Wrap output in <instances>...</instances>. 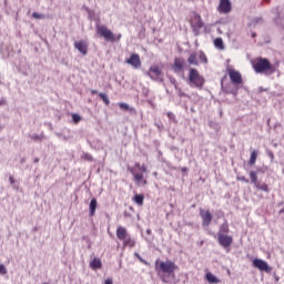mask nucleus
Instances as JSON below:
<instances>
[{
  "label": "nucleus",
  "mask_w": 284,
  "mask_h": 284,
  "mask_svg": "<svg viewBox=\"0 0 284 284\" xmlns=\"http://www.w3.org/2000/svg\"><path fill=\"white\" fill-rule=\"evenodd\" d=\"M251 37L252 39H256V32H253Z\"/></svg>",
  "instance_id": "69168bd1"
},
{
  "label": "nucleus",
  "mask_w": 284,
  "mask_h": 284,
  "mask_svg": "<svg viewBox=\"0 0 284 284\" xmlns=\"http://www.w3.org/2000/svg\"><path fill=\"white\" fill-rule=\"evenodd\" d=\"M155 128H158V130H163V123H154Z\"/></svg>",
  "instance_id": "09e8293b"
},
{
  "label": "nucleus",
  "mask_w": 284,
  "mask_h": 284,
  "mask_svg": "<svg viewBox=\"0 0 284 284\" xmlns=\"http://www.w3.org/2000/svg\"><path fill=\"white\" fill-rule=\"evenodd\" d=\"M255 187L261 192H266V194H270V186L266 183L257 182Z\"/></svg>",
  "instance_id": "393cba45"
},
{
  "label": "nucleus",
  "mask_w": 284,
  "mask_h": 284,
  "mask_svg": "<svg viewBox=\"0 0 284 284\" xmlns=\"http://www.w3.org/2000/svg\"><path fill=\"white\" fill-rule=\"evenodd\" d=\"M39 161H40V159H39V158H36V159L33 160V163H39Z\"/></svg>",
  "instance_id": "0e129e2a"
},
{
  "label": "nucleus",
  "mask_w": 284,
  "mask_h": 284,
  "mask_svg": "<svg viewBox=\"0 0 284 284\" xmlns=\"http://www.w3.org/2000/svg\"><path fill=\"white\" fill-rule=\"evenodd\" d=\"M217 243L223 247L224 250H227L232 247V243H234V237L232 235L217 233Z\"/></svg>",
  "instance_id": "423d86ee"
},
{
  "label": "nucleus",
  "mask_w": 284,
  "mask_h": 284,
  "mask_svg": "<svg viewBox=\"0 0 284 284\" xmlns=\"http://www.w3.org/2000/svg\"><path fill=\"white\" fill-rule=\"evenodd\" d=\"M253 70L256 74L272 77L276 72V67L267 58H257L256 62L253 63Z\"/></svg>",
  "instance_id": "f03ea898"
},
{
  "label": "nucleus",
  "mask_w": 284,
  "mask_h": 284,
  "mask_svg": "<svg viewBox=\"0 0 284 284\" xmlns=\"http://www.w3.org/2000/svg\"><path fill=\"white\" fill-rule=\"evenodd\" d=\"M176 270H179V266L170 260L155 261V272H162L160 278L163 283H173V281L176 278V274H174Z\"/></svg>",
  "instance_id": "f257e3e1"
},
{
  "label": "nucleus",
  "mask_w": 284,
  "mask_h": 284,
  "mask_svg": "<svg viewBox=\"0 0 284 284\" xmlns=\"http://www.w3.org/2000/svg\"><path fill=\"white\" fill-rule=\"evenodd\" d=\"M266 154L271 159V162H274V152H272L271 150H266Z\"/></svg>",
  "instance_id": "37998d69"
},
{
  "label": "nucleus",
  "mask_w": 284,
  "mask_h": 284,
  "mask_svg": "<svg viewBox=\"0 0 284 284\" xmlns=\"http://www.w3.org/2000/svg\"><path fill=\"white\" fill-rule=\"evenodd\" d=\"M171 70L175 74H180V72H183L185 70V59L182 57L174 58L173 65L171 67Z\"/></svg>",
  "instance_id": "6e6552de"
},
{
  "label": "nucleus",
  "mask_w": 284,
  "mask_h": 284,
  "mask_svg": "<svg viewBox=\"0 0 284 284\" xmlns=\"http://www.w3.org/2000/svg\"><path fill=\"white\" fill-rule=\"evenodd\" d=\"M281 278L278 276H275V283H278Z\"/></svg>",
  "instance_id": "774afa93"
},
{
  "label": "nucleus",
  "mask_w": 284,
  "mask_h": 284,
  "mask_svg": "<svg viewBox=\"0 0 284 284\" xmlns=\"http://www.w3.org/2000/svg\"><path fill=\"white\" fill-rule=\"evenodd\" d=\"M89 265L91 270H101V267H103V262H101V258L94 257Z\"/></svg>",
  "instance_id": "a211bd4d"
},
{
  "label": "nucleus",
  "mask_w": 284,
  "mask_h": 284,
  "mask_svg": "<svg viewBox=\"0 0 284 284\" xmlns=\"http://www.w3.org/2000/svg\"><path fill=\"white\" fill-rule=\"evenodd\" d=\"M221 216H223V211L217 212V219H221Z\"/></svg>",
  "instance_id": "13d9d810"
},
{
  "label": "nucleus",
  "mask_w": 284,
  "mask_h": 284,
  "mask_svg": "<svg viewBox=\"0 0 284 284\" xmlns=\"http://www.w3.org/2000/svg\"><path fill=\"white\" fill-rule=\"evenodd\" d=\"M134 256H136V258H139V261H140L141 263H143L144 265H148V261L143 260V257H141V254L134 253Z\"/></svg>",
  "instance_id": "79ce46f5"
},
{
  "label": "nucleus",
  "mask_w": 284,
  "mask_h": 284,
  "mask_svg": "<svg viewBox=\"0 0 284 284\" xmlns=\"http://www.w3.org/2000/svg\"><path fill=\"white\" fill-rule=\"evenodd\" d=\"M123 245L124 247H134L136 245V241L132 240V237L130 236H126L124 240H123Z\"/></svg>",
  "instance_id": "bb28decb"
},
{
  "label": "nucleus",
  "mask_w": 284,
  "mask_h": 284,
  "mask_svg": "<svg viewBox=\"0 0 284 284\" xmlns=\"http://www.w3.org/2000/svg\"><path fill=\"white\" fill-rule=\"evenodd\" d=\"M10 184L13 185L14 189H17V186L14 185V183H17V181L14 180L13 176L9 178Z\"/></svg>",
  "instance_id": "49530a36"
},
{
  "label": "nucleus",
  "mask_w": 284,
  "mask_h": 284,
  "mask_svg": "<svg viewBox=\"0 0 284 284\" xmlns=\"http://www.w3.org/2000/svg\"><path fill=\"white\" fill-rule=\"evenodd\" d=\"M217 10L221 12V14H230V12H232V1L220 0Z\"/></svg>",
  "instance_id": "f8f14e48"
},
{
  "label": "nucleus",
  "mask_w": 284,
  "mask_h": 284,
  "mask_svg": "<svg viewBox=\"0 0 284 284\" xmlns=\"http://www.w3.org/2000/svg\"><path fill=\"white\" fill-rule=\"evenodd\" d=\"M219 234H230V224L227 220H224V223L220 225Z\"/></svg>",
  "instance_id": "4be33fe9"
},
{
  "label": "nucleus",
  "mask_w": 284,
  "mask_h": 284,
  "mask_svg": "<svg viewBox=\"0 0 284 284\" xmlns=\"http://www.w3.org/2000/svg\"><path fill=\"white\" fill-rule=\"evenodd\" d=\"M141 170V163H139V162H136L135 164H134V170Z\"/></svg>",
  "instance_id": "6e6d98bb"
},
{
  "label": "nucleus",
  "mask_w": 284,
  "mask_h": 284,
  "mask_svg": "<svg viewBox=\"0 0 284 284\" xmlns=\"http://www.w3.org/2000/svg\"><path fill=\"white\" fill-rule=\"evenodd\" d=\"M199 59L202 63H207V55H205V52L203 51H200V55H199Z\"/></svg>",
  "instance_id": "f704fd0d"
},
{
  "label": "nucleus",
  "mask_w": 284,
  "mask_h": 284,
  "mask_svg": "<svg viewBox=\"0 0 284 284\" xmlns=\"http://www.w3.org/2000/svg\"><path fill=\"white\" fill-rule=\"evenodd\" d=\"M57 136H59V139H63V133H57Z\"/></svg>",
  "instance_id": "e2e57ef3"
},
{
  "label": "nucleus",
  "mask_w": 284,
  "mask_h": 284,
  "mask_svg": "<svg viewBox=\"0 0 284 284\" xmlns=\"http://www.w3.org/2000/svg\"><path fill=\"white\" fill-rule=\"evenodd\" d=\"M145 74L146 77H150L152 81H159V77L163 74V71H161V68H159V65H152Z\"/></svg>",
  "instance_id": "9b49d317"
},
{
  "label": "nucleus",
  "mask_w": 284,
  "mask_h": 284,
  "mask_svg": "<svg viewBox=\"0 0 284 284\" xmlns=\"http://www.w3.org/2000/svg\"><path fill=\"white\" fill-rule=\"evenodd\" d=\"M166 116H168L169 121H172L173 123H176V115H174V113L168 112Z\"/></svg>",
  "instance_id": "e433bc0d"
},
{
  "label": "nucleus",
  "mask_w": 284,
  "mask_h": 284,
  "mask_svg": "<svg viewBox=\"0 0 284 284\" xmlns=\"http://www.w3.org/2000/svg\"><path fill=\"white\" fill-rule=\"evenodd\" d=\"M168 79L170 80V83L174 85L175 90H179V84L176 83V78L172 75H168Z\"/></svg>",
  "instance_id": "72a5a7b5"
},
{
  "label": "nucleus",
  "mask_w": 284,
  "mask_h": 284,
  "mask_svg": "<svg viewBox=\"0 0 284 284\" xmlns=\"http://www.w3.org/2000/svg\"><path fill=\"white\" fill-rule=\"evenodd\" d=\"M250 179H251V183L253 185H256L258 183V173L256 171H251Z\"/></svg>",
  "instance_id": "c85d7f7f"
},
{
  "label": "nucleus",
  "mask_w": 284,
  "mask_h": 284,
  "mask_svg": "<svg viewBox=\"0 0 284 284\" xmlns=\"http://www.w3.org/2000/svg\"><path fill=\"white\" fill-rule=\"evenodd\" d=\"M20 163L23 165V163H26V158H21Z\"/></svg>",
  "instance_id": "052dcab7"
},
{
  "label": "nucleus",
  "mask_w": 284,
  "mask_h": 284,
  "mask_svg": "<svg viewBox=\"0 0 284 284\" xmlns=\"http://www.w3.org/2000/svg\"><path fill=\"white\" fill-rule=\"evenodd\" d=\"M263 22H264L263 17H255L252 19L251 26H254V27L263 26Z\"/></svg>",
  "instance_id": "c756f323"
},
{
  "label": "nucleus",
  "mask_w": 284,
  "mask_h": 284,
  "mask_svg": "<svg viewBox=\"0 0 284 284\" xmlns=\"http://www.w3.org/2000/svg\"><path fill=\"white\" fill-rule=\"evenodd\" d=\"M126 236H128V230L123 226H119L116 229V239H119V241H124Z\"/></svg>",
  "instance_id": "f3484780"
},
{
  "label": "nucleus",
  "mask_w": 284,
  "mask_h": 284,
  "mask_svg": "<svg viewBox=\"0 0 284 284\" xmlns=\"http://www.w3.org/2000/svg\"><path fill=\"white\" fill-rule=\"evenodd\" d=\"M221 85H222V91L224 92V94H232L234 97V99H236V97H239L240 85H236L234 83H229L226 85H223V82H221Z\"/></svg>",
  "instance_id": "1a4fd4ad"
},
{
  "label": "nucleus",
  "mask_w": 284,
  "mask_h": 284,
  "mask_svg": "<svg viewBox=\"0 0 284 284\" xmlns=\"http://www.w3.org/2000/svg\"><path fill=\"white\" fill-rule=\"evenodd\" d=\"M62 141H65V142L70 141V135H62Z\"/></svg>",
  "instance_id": "5fc2aeb1"
},
{
  "label": "nucleus",
  "mask_w": 284,
  "mask_h": 284,
  "mask_svg": "<svg viewBox=\"0 0 284 284\" xmlns=\"http://www.w3.org/2000/svg\"><path fill=\"white\" fill-rule=\"evenodd\" d=\"M190 169L187 166L181 168V172H189Z\"/></svg>",
  "instance_id": "4d7b16f0"
},
{
  "label": "nucleus",
  "mask_w": 284,
  "mask_h": 284,
  "mask_svg": "<svg viewBox=\"0 0 284 284\" xmlns=\"http://www.w3.org/2000/svg\"><path fill=\"white\" fill-rule=\"evenodd\" d=\"M237 181H243L244 183H250V180H247L245 176H237Z\"/></svg>",
  "instance_id": "a18cd8bd"
},
{
  "label": "nucleus",
  "mask_w": 284,
  "mask_h": 284,
  "mask_svg": "<svg viewBox=\"0 0 284 284\" xmlns=\"http://www.w3.org/2000/svg\"><path fill=\"white\" fill-rule=\"evenodd\" d=\"M209 126L212 128V130H215V132H219L221 130V124L214 121H209Z\"/></svg>",
  "instance_id": "2f4dec72"
},
{
  "label": "nucleus",
  "mask_w": 284,
  "mask_h": 284,
  "mask_svg": "<svg viewBox=\"0 0 284 284\" xmlns=\"http://www.w3.org/2000/svg\"><path fill=\"white\" fill-rule=\"evenodd\" d=\"M146 234H148L149 236H152V230H151V229H148V230H146Z\"/></svg>",
  "instance_id": "bf43d9fd"
},
{
  "label": "nucleus",
  "mask_w": 284,
  "mask_h": 284,
  "mask_svg": "<svg viewBox=\"0 0 284 284\" xmlns=\"http://www.w3.org/2000/svg\"><path fill=\"white\" fill-rule=\"evenodd\" d=\"M0 274L2 276H6V274H8V268H6V265L0 264Z\"/></svg>",
  "instance_id": "58836bf2"
},
{
  "label": "nucleus",
  "mask_w": 284,
  "mask_h": 284,
  "mask_svg": "<svg viewBox=\"0 0 284 284\" xmlns=\"http://www.w3.org/2000/svg\"><path fill=\"white\" fill-rule=\"evenodd\" d=\"M98 94L101 101H103V103H105L106 105H110V98L106 95V93L100 92Z\"/></svg>",
  "instance_id": "7c9ffc66"
},
{
  "label": "nucleus",
  "mask_w": 284,
  "mask_h": 284,
  "mask_svg": "<svg viewBox=\"0 0 284 284\" xmlns=\"http://www.w3.org/2000/svg\"><path fill=\"white\" fill-rule=\"evenodd\" d=\"M193 30L194 37H199L201 34V28L197 27H191Z\"/></svg>",
  "instance_id": "ea45409f"
},
{
  "label": "nucleus",
  "mask_w": 284,
  "mask_h": 284,
  "mask_svg": "<svg viewBox=\"0 0 284 284\" xmlns=\"http://www.w3.org/2000/svg\"><path fill=\"white\" fill-rule=\"evenodd\" d=\"M97 207H99V202H97V197H92L89 204V216L97 214Z\"/></svg>",
  "instance_id": "2eb2a0df"
},
{
  "label": "nucleus",
  "mask_w": 284,
  "mask_h": 284,
  "mask_svg": "<svg viewBox=\"0 0 284 284\" xmlns=\"http://www.w3.org/2000/svg\"><path fill=\"white\" fill-rule=\"evenodd\" d=\"M133 201H134V203H136V205H143V203L145 201V195H143V194H135L133 196Z\"/></svg>",
  "instance_id": "a878e982"
},
{
  "label": "nucleus",
  "mask_w": 284,
  "mask_h": 284,
  "mask_svg": "<svg viewBox=\"0 0 284 284\" xmlns=\"http://www.w3.org/2000/svg\"><path fill=\"white\" fill-rule=\"evenodd\" d=\"M200 216L202 219L203 227H210V225L212 224V220L214 219L212 212L200 209Z\"/></svg>",
  "instance_id": "9d476101"
},
{
  "label": "nucleus",
  "mask_w": 284,
  "mask_h": 284,
  "mask_svg": "<svg viewBox=\"0 0 284 284\" xmlns=\"http://www.w3.org/2000/svg\"><path fill=\"white\" fill-rule=\"evenodd\" d=\"M6 103H8V101L6 100V98L0 99V106H1V105H6Z\"/></svg>",
  "instance_id": "3c124183"
},
{
  "label": "nucleus",
  "mask_w": 284,
  "mask_h": 284,
  "mask_svg": "<svg viewBox=\"0 0 284 284\" xmlns=\"http://www.w3.org/2000/svg\"><path fill=\"white\" fill-rule=\"evenodd\" d=\"M252 265H253V267H255V270H260V272H266V274L272 273V267L270 266V264H267V262L265 260L255 257L252 261Z\"/></svg>",
  "instance_id": "39448f33"
},
{
  "label": "nucleus",
  "mask_w": 284,
  "mask_h": 284,
  "mask_svg": "<svg viewBox=\"0 0 284 284\" xmlns=\"http://www.w3.org/2000/svg\"><path fill=\"white\" fill-rule=\"evenodd\" d=\"M82 159H84V161H89L90 163H92V161H94V158H92V154H90V153H83Z\"/></svg>",
  "instance_id": "c9c22d12"
},
{
  "label": "nucleus",
  "mask_w": 284,
  "mask_h": 284,
  "mask_svg": "<svg viewBox=\"0 0 284 284\" xmlns=\"http://www.w3.org/2000/svg\"><path fill=\"white\" fill-rule=\"evenodd\" d=\"M187 85L190 88H196L197 90H203V85H205V78L199 73V70L195 68L189 69V77L186 79Z\"/></svg>",
  "instance_id": "7ed1b4c3"
},
{
  "label": "nucleus",
  "mask_w": 284,
  "mask_h": 284,
  "mask_svg": "<svg viewBox=\"0 0 284 284\" xmlns=\"http://www.w3.org/2000/svg\"><path fill=\"white\" fill-rule=\"evenodd\" d=\"M196 52L190 54V57L187 58L189 65H199V60H196Z\"/></svg>",
  "instance_id": "b1692460"
},
{
  "label": "nucleus",
  "mask_w": 284,
  "mask_h": 284,
  "mask_svg": "<svg viewBox=\"0 0 284 284\" xmlns=\"http://www.w3.org/2000/svg\"><path fill=\"white\" fill-rule=\"evenodd\" d=\"M74 48L83 57H85L88 54V43H85V41L81 40V41L74 42Z\"/></svg>",
  "instance_id": "4468645a"
},
{
  "label": "nucleus",
  "mask_w": 284,
  "mask_h": 284,
  "mask_svg": "<svg viewBox=\"0 0 284 284\" xmlns=\"http://www.w3.org/2000/svg\"><path fill=\"white\" fill-rule=\"evenodd\" d=\"M104 284H113L112 277H108L104 282Z\"/></svg>",
  "instance_id": "8fccbe9b"
},
{
  "label": "nucleus",
  "mask_w": 284,
  "mask_h": 284,
  "mask_svg": "<svg viewBox=\"0 0 284 284\" xmlns=\"http://www.w3.org/2000/svg\"><path fill=\"white\" fill-rule=\"evenodd\" d=\"M280 216H282V221H284V209H281L280 212H278Z\"/></svg>",
  "instance_id": "603ef678"
},
{
  "label": "nucleus",
  "mask_w": 284,
  "mask_h": 284,
  "mask_svg": "<svg viewBox=\"0 0 284 284\" xmlns=\"http://www.w3.org/2000/svg\"><path fill=\"white\" fill-rule=\"evenodd\" d=\"M91 94H99V91H97V90H91Z\"/></svg>",
  "instance_id": "680f3d73"
},
{
  "label": "nucleus",
  "mask_w": 284,
  "mask_h": 284,
  "mask_svg": "<svg viewBox=\"0 0 284 284\" xmlns=\"http://www.w3.org/2000/svg\"><path fill=\"white\" fill-rule=\"evenodd\" d=\"M128 170L134 176V181H136V183H141V181H143V173H136V169L130 166Z\"/></svg>",
  "instance_id": "aec40b11"
},
{
  "label": "nucleus",
  "mask_w": 284,
  "mask_h": 284,
  "mask_svg": "<svg viewBox=\"0 0 284 284\" xmlns=\"http://www.w3.org/2000/svg\"><path fill=\"white\" fill-rule=\"evenodd\" d=\"M214 45L217 50H225V43L223 42V38H216L214 40Z\"/></svg>",
  "instance_id": "cd10ccee"
},
{
  "label": "nucleus",
  "mask_w": 284,
  "mask_h": 284,
  "mask_svg": "<svg viewBox=\"0 0 284 284\" xmlns=\"http://www.w3.org/2000/svg\"><path fill=\"white\" fill-rule=\"evenodd\" d=\"M195 22L191 24V28H203L205 23L203 22V19L201 18V14L195 13L194 16Z\"/></svg>",
  "instance_id": "6ab92c4d"
},
{
  "label": "nucleus",
  "mask_w": 284,
  "mask_h": 284,
  "mask_svg": "<svg viewBox=\"0 0 284 284\" xmlns=\"http://www.w3.org/2000/svg\"><path fill=\"white\" fill-rule=\"evenodd\" d=\"M255 172H257V174L258 173L265 174V170H263L262 168H257Z\"/></svg>",
  "instance_id": "864d4df0"
},
{
  "label": "nucleus",
  "mask_w": 284,
  "mask_h": 284,
  "mask_svg": "<svg viewBox=\"0 0 284 284\" xmlns=\"http://www.w3.org/2000/svg\"><path fill=\"white\" fill-rule=\"evenodd\" d=\"M119 108H120V110H122L123 112H130V114H136V109H134V106L128 105V103L120 102V103H119Z\"/></svg>",
  "instance_id": "dca6fc26"
},
{
  "label": "nucleus",
  "mask_w": 284,
  "mask_h": 284,
  "mask_svg": "<svg viewBox=\"0 0 284 284\" xmlns=\"http://www.w3.org/2000/svg\"><path fill=\"white\" fill-rule=\"evenodd\" d=\"M178 95L179 97H184L186 99H190V95L185 92H182L181 88H178Z\"/></svg>",
  "instance_id": "a19ab883"
},
{
  "label": "nucleus",
  "mask_w": 284,
  "mask_h": 284,
  "mask_svg": "<svg viewBox=\"0 0 284 284\" xmlns=\"http://www.w3.org/2000/svg\"><path fill=\"white\" fill-rule=\"evenodd\" d=\"M256 159H258V151L257 150H253L251 152V156H250V160H248V165H256Z\"/></svg>",
  "instance_id": "5701e85b"
},
{
  "label": "nucleus",
  "mask_w": 284,
  "mask_h": 284,
  "mask_svg": "<svg viewBox=\"0 0 284 284\" xmlns=\"http://www.w3.org/2000/svg\"><path fill=\"white\" fill-rule=\"evenodd\" d=\"M205 278H206L207 283H212V284L221 283V280H219V277H216V275H214L213 273H210V272L205 274Z\"/></svg>",
  "instance_id": "412c9836"
},
{
  "label": "nucleus",
  "mask_w": 284,
  "mask_h": 284,
  "mask_svg": "<svg viewBox=\"0 0 284 284\" xmlns=\"http://www.w3.org/2000/svg\"><path fill=\"white\" fill-rule=\"evenodd\" d=\"M97 33L105 39V41H109L110 43H115V41H121V34L115 36L112 30L108 29L105 26H98L97 27Z\"/></svg>",
  "instance_id": "20e7f679"
},
{
  "label": "nucleus",
  "mask_w": 284,
  "mask_h": 284,
  "mask_svg": "<svg viewBox=\"0 0 284 284\" xmlns=\"http://www.w3.org/2000/svg\"><path fill=\"white\" fill-rule=\"evenodd\" d=\"M158 81H160V83H163V78L159 77Z\"/></svg>",
  "instance_id": "338daca9"
},
{
  "label": "nucleus",
  "mask_w": 284,
  "mask_h": 284,
  "mask_svg": "<svg viewBox=\"0 0 284 284\" xmlns=\"http://www.w3.org/2000/svg\"><path fill=\"white\" fill-rule=\"evenodd\" d=\"M227 74L233 85H243V75H241V72L231 68V69H227Z\"/></svg>",
  "instance_id": "0eeeda50"
},
{
  "label": "nucleus",
  "mask_w": 284,
  "mask_h": 284,
  "mask_svg": "<svg viewBox=\"0 0 284 284\" xmlns=\"http://www.w3.org/2000/svg\"><path fill=\"white\" fill-rule=\"evenodd\" d=\"M31 139H32V141H41V135L33 134V135H31Z\"/></svg>",
  "instance_id": "c03bdc74"
},
{
  "label": "nucleus",
  "mask_w": 284,
  "mask_h": 284,
  "mask_svg": "<svg viewBox=\"0 0 284 284\" xmlns=\"http://www.w3.org/2000/svg\"><path fill=\"white\" fill-rule=\"evenodd\" d=\"M73 123H81V115L79 113H72L71 114Z\"/></svg>",
  "instance_id": "473e14b6"
},
{
  "label": "nucleus",
  "mask_w": 284,
  "mask_h": 284,
  "mask_svg": "<svg viewBox=\"0 0 284 284\" xmlns=\"http://www.w3.org/2000/svg\"><path fill=\"white\" fill-rule=\"evenodd\" d=\"M33 19H45V14L33 12L32 13Z\"/></svg>",
  "instance_id": "4c0bfd02"
},
{
  "label": "nucleus",
  "mask_w": 284,
  "mask_h": 284,
  "mask_svg": "<svg viewBox=\"0 0 284 284\" xmlns=\"http://www.w3.org/2000/svg\"><path fill=\"white\" fill-rule=\"evenodd\" d=\"M126 63L132 65V68H141V57L139 53H132L129 59H126Z\"/></svg>",
  "instance_id": "ddd939ff"
},
{
  "label": "nucleus",
  "mask_w": 284,
  "mask_h": 284,
  "mask_svg": "<svg viewBox=\"0 0 284 284\" xmlns=\"http://www.w3.org/2000/svg\"><path fill=\"white\" fill-rule=\"evenodd\" d=\"M140 170H141V172L145 173V172H148V166H145V164H143L140 166Z\"/></svg>",
  "instance_id": "de8ad7c7"
}]
</instances>
